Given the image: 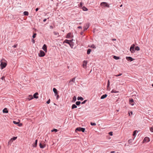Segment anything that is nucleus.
I'll list each match as a JSON object with an SVG mask.
<instances>
[{"mask_svg": "<svg viewBox=\"0 0 153 153\" xmlns=\"http://www.w3.org/2000/svg\"><path fill=\"white\" fill-rule=\"evenodd\" d=\"M7 61L4 59H2L0 61V66L1 69L4 68L7 65Z\"/></svg>", "mask_w": 153, "mask_h": 153, "instance_id": "f257e3e1", "label": "nucleus"}, {"mask_svg": "<svg viewBox=\"0 0 153 153\" xmlns=\"http://www.w3.org/2000/svg\"><path fill=\"white\" fill-rule=\"evenodd\" d=\"M134 44H133L131 45L130 48V51L131 53H134L135 52L134 50Z\"/></svg>", "mask_w": 153, "mask_h": 153, "instance_id": "f03ea898", "label": "nucleus"}, {"mask_svg": "<svg viewBox=\"0 0 153 153\" xmlns=\"http://www.w3.org/2000/svg\"><path fill=\"white\" fill-rule=\"evenodd\" d=\"M17 138V137H14L11 138L10 140L9 141L8 143L9 144H11L13 141V140H16Z\"/></svg>", "mask_w": 153, "mask_h": 153, "instance_id": "7ed1b4c3", "label": "nucleus"}, {"mask_svg": "<svg viewBox=\"0 0 153 153\" xmlns=\"http://www.w3.org/2000/svg\"><path fill=\"white\" fill-rule=\"evenodd\" d=\"M88 63L87 61L84 60L83 62V64H82V66L83 67L86 69L87 68V65Z\"/></svg>", "mask_w": 153, "mask_h": 153, "instance_id": "20e7f679", "label": "nucleus"}, {"mask_svg": "<svg viewBox=\"0 0 153 153\" xmlns=\"http://www.w3.org/2000/svg\"><path fill=\"white\" fill-rule=\"evenodd\" d=\"M75 78H74L71 79L69 82L68 85H73V83L75 82Z\"/></svg>", "mask_w": 153, "mask_h": 153, "instance_id": "39448f33", "label": "nucleus"}, {"mask_svg": "<svg viewBox=\"0 0 153 153\" xmlns=\"http://www.w3.org/2000/svg\"><path fill=\"white\" fill-rule=\"evenodd\" d=\"M45 53L44 52L40 50V53H39V56L40 57H43L45 55Z\"/></svg>", "mask_w": 153, "mask_h": 153, "instance_id": "423d86ee", "label": "nucleus"}, {"mask_svg": "<svg viewBox=\"0 0 153 153\" xmlns=\"http://www.w3.org/2000/svg\"><path fill=\"white\" fill-rule=\"evenodd\" d=\"M100 5L104 7H109V5L107 4L105 2H102L101 3Z\"/></svg>", "mask_w": 153, "mask_h": 153, "instance_id": "0eeeda50", "label": "nucleus"}, {"mask_svg": "<svg viewBox=\"0 0 153 153\" xmlns=\"http://www.w3.org/2000/svg\"><path fill=\"white\" fill-rule=\"evenodd\" d=\"M129 103L132 105H134V100L132 99H129Z\"/></svg>", "mask_w": 153, "mask_h": 153, "instance_id": "6e6552de", "label": "nucleus"}, {"mask_svg": "<svg viewBox=\"0 0 153 153\" xmlns=\"http://www.w3.org/2000/svg\"><path fill=\"white\" fill-rule=\"evenodd\" d=\"M89 24L88 23L86 24L84 27V30H87L88 28L89 27Z\"/></svg>", "mask_w": 153, "mask_h": 153, "instance_id": "1a4fd4ad", "label": "nucleus"}, {"mask_svg": "<svg viewBox=\"0 0 153 153\" xmlns=\"http://www.w3.org/2000/svg\"><path fill=\"white\" fill-rule=\"evenodd\" d=\"M126 59L128 61H132L134 60V59L132 58L131 57H126Z\"/></svg>", "mask_w": 153, "mask_h": 153, "instance_id": "9d476101", "label": "nucleus"}, {"mask_svg": "<svg viewBox=\"0 0 153 153\" xmlns=\"http://www.w3.org/2000/svg\"><path fill=\"white\" fill-rule=\"evenodd\" d=\"M150 141V139L149 138H148V137H145L144 140H143V143H144V142H149Z\"/></svg>", "mask_w": 153, "mask_h": 153, "instance_id": "9b49d317", "label": "nucleus"}, {"mask_svg": "<svg viewBox=\"0 0 153 153\" xmlns=\"http://www.w3.org/2000/svg\"><path fill=\"white\" fill-rule=\"evenodd\" d=\"M42 49L46 52L47 51V47L45 44H44L42 48Z\"/></svg>", "mask_w": 153, "mask_h": 153, "instance_id": "f8f14e48", "label": "nucleus"}, {"mask_svg": "<svg viewBox=\"0 0 153 153\" xmlns=\"http://www.w3.org/2000/svg\"><path fill=\"white\" fill-rule=\"evenodd\" d=\"M71 40H69L67 39L65 40L63 42V43H67V44H69L70 45V42H71Z\"/></svg>", "mask_w": 153, "mask_h": 153, "instance_id": "ddd939ff", "label": "nucleus"}, {"mask_svg": "<svg viewBox=\"0 0 153 153\" xmlns=\"http://www.w3.org/2000/svg\"><path fill=\"white\" fill-rule=\"evenodd\" d=\"M37 141H38L37 140H35V143L33 144V147H36L37 145Z\"/></svg>", "mask_w": 153, "mask_h": 153, "instance_id": "4468645a", "label": "nucleus"}, {"mask_svg": "<svg viewBox=\"0 0 153 153\" xmlns=\"http://www.w3.org/2000/svg\"><path fill=\"white\" fill-rule=\"evenodd\" d=\"M38 93H36L33 95V97L34 98L37 99L38 98V97L37 96L38 95Z\"/></svg>", "mask_w": 153, "mask_h": 153, "instance_id": "2eb2a0df", "label": "nucleus"}, {"mask_svg": "<svg viewBox=\"0 0 153 153\" xmlns=\"http://www.w3.org/2000/svg\"><path fill=\"white\" fill-rule=\"evenodd\" d=\"M53 91L56 95L58 94L57 89L56 88H53Z\"/></svg>", "mask_w": 153, "mask_h": 153, "instance_id": "dca6fc26", "label": "nucleus"}, {"mask_svg": "<svg viewBox=\"0 0 153 153\" xmlns=\"http://www.w3.org/2000/svg\"><path fill=\"white\" fill-rule=\"evenodd\" d=\"M107 96V94H105L103 95L101 97V99H103L105 98Z\"/></svg>", "mask_w": 153, "mask_h": 153, "instance_id": "f3484780", "label": "nucleus"}, {"mask_svg": "<svg viewBox=\"0 0 153 153\" xmlns=\"http://www.w3.org/2000/svg\"><path fill=\"white\" fill-rule=\"evenodd\" d=\"M3 112L4 113H8V111L7 110V108H4L3 110Z\"/></svg>", "mask_w": 153, "mask_h": 153, "instance_id": "a211bd4d", "label": "nucleus"}, {"mask_svg": "<svg viewBox=\"0 0 153 153\" xmlns=\"http://www.w3.org/2000/svg\"><path fill=\"white\" fill-rule=\"evenodd\" d=\"M33 97L32 96V95H29L28 96V99L29 100H30L33 99Z\"/></svg>", "mask_w": 153, "mask_h": 153, "instance_id": "6ab92c4d", "label": "nucleus"}, {"mask_svg": "<svg viewBox=\"0 0 153 153\" xmlns=\"http://www.w3.org/2000/svg\"><path fill=\"white\" fill-rule=\"evenodd\" d=\"M71 33H68L67 34V35L66 36V38H69L70 37H71Z\"/></svg>", "mask_w": 153, "mask_h": 153, "instance_id": "aec40b11", "label": "nucleus"}, {"mask_svg": "<svg viewBox=\"0 0 153 153\" xmlns=\"http://www.w3.org/2000/svg\"><path fill=\"white\" fill-rule=\"evenodd\" d=\"M24 14L25 16H28L29 13L27 11H25L23 13Z\"/></svg>", "mask_w": 153, "mask_h": 153, "instance_id": "412c9836", "label": "nucleus"}, {"mask_svg": "<svg viewBox=\"0 0 153 153\" xmlns=\"http://www.w3.org/2000/svg\"><path fill=\"white\" fill-rule=\"evenodd\" d=\"M77 107V106L75 104H73L72 106V109H73Z\"/></svg>", "mask_w": 153, "mask_h": 153, "instance_id": "4be33fe9", "label": "nucleus"}, {"mask_svg": "<svg viewBox=\"0 0 153 153\" xmlns=\"http://www.w3.org/2000/svg\"><path fill=\"white\" fill-rule=\"evenodd\" d=\"M91 49H88V50H87V54H90L91 52Z\"/></svg>", "mask_w": 153, "mask_h": 153, "instance_id": "5701e85b", "label": "nucleus"}, {"mask_svg": "<svg viewBox=\"0 0 153 153\" xmlns=\"http://www.w3.org/2000/svg\"><path fill=\"white\" fill-rule=\"evenodd\" d=\"M113 58L114 59H116V60L118 59H120V58L119 57H117V56H114Z\"/></svg>", "mask_w": 153, "mask_h": 153, "instance_id": "b1692460", "label": "nucleus"}, {"mask_svg": "<svg viewBox=\"0 0 153 153\" xmlns=\"http://www.w3.org/2000/svg\"><path fill=\"white\" fill-rule=\"evenodd\" d=\"M81 128H80V127L77 128L76 129V131H81Z\"/></svg>", "mask_w": 153, "mask_h": 153, "instance_id": "393cba45", "label": "nucleus"}, {"mask_svg": "<svg viewBox=\"0 0 153 153\" xmlns=\"http://www.w3.org/2000/svg\"><path fill=\"white\" fill-rule=\"evenodd\" d=\"M82 9L84 11H87L88 10L87 8L85 7H82Z\"/></svg>", "mask_w": 153, "mask_h": 153, "instance_id": "a878e982", "label": "nucleus"}, {"mask_svg": "<svg viewBox=\"0 0 153 153\" xmlns=\"http://www.w3.org/2000/svg\"><path fill=\"white\" fill-rule=\"evenodd\" d=\"M135 50L136 51H139L140 50V48L138 46L136 47L135 48Z\"/></svg>", "mask_w": 153, "mask_h": 153, "instance_id": "bb28decb", "label": "nucleus"}, {"mask_svg": "<svg viewBox=\"0 0 153 153\" xmlns=\"http://www.w3.org/2000/svg\"><path fill=\"white\" fill-rule=\"evenodd\" d=\"M138 132V131L137 130H135V131H134V132H133V136H135L136 135V132Z\"/></svg>", "mask_w": 153, "mask_h": 153, "instance_id": "cd10ccee", "label": "nucleus"}, {"mask_svg": "<svg viewBox=\"0 0 153 153\" xmlns=\"http://www.w3.org/2000/svg\"><path fill=\"white\" fill-rule=\"evenodd\" d=\"M77 99L78 100H83V98L82 97H78L77 98Z\"/></svg>", "mask_w": 153, "mask_h": 153, "instance_id": "c85d7f7f", "label": "nucleus"}, {"mask_svg": "<svg viewBox=\"0 0 153 153\" xmlns=\"http://www.w3.org/2000/svg\"><path fill=\"white\" fill-rule=\"evenodd\" d=\"M13 123L15 124H18L19 123V122H17L15 121H13Z\"/></svg>", "mask_w": 153, "mask_h": 153, "instance_id": "c756f323", "label": "nucleus"}, {"mask_svg": "<svg viewBox=\"0 0 153 153\" xmlns=\"http://www.w3.org/2000/svg\"><path fill=\"white\" fill-rule=\"evenodd\" d=\"M80 103H81V102H80V101H77L76 102V104L77 105H79L80 104Z\"/></svg>", "mask_w": 153, "mask_h": 153, "instance_id": "7c9ffc66", "label": "nucleus"}, {"mask_svg": "<svg viewBox=\"0 0 153 153\" xmlns=\"http://www.w3.org/2000/svg\"><path fill=\"white\" fill-rule=\"evenodd\" d=\"M117 92H118V91H116L114 89H113L111 91V93H117Z\"/></svg>", "mask_w": 153, "mask_h": 153, "instance_id": "2f4dec72", "label": "nucleus"}, {"mask_svg": "<svg viewBox=\"0 0 153 153\" xmlns=\"http://www.w3.org/2000/svg\"><path fill=\"white\" fill-rule=\"evenodd\" d=\"M58 131V130L56 129H54L53 130H51V132H53L55 131L56 132H57Z\"/></svg>", "mask_w": 153, "mask_h": 153, "instance_id": "473e14b6", "label": "nucleus"}, {"mask_svg": "<svg viewBox=\"0 0 153 153\" xmlns=\"http://www.w3.org/2000/svg\"><path fill=\"white\" fill-rule=\"evenodd\" d=\"M36 33H34L33 36H32L33 39L35 38L36 37Z\"/></svg>", "mask_w": 153, "mask_h": 153, "instance_id": "72a5a7b5", "label": "nucleus"}, {"mask_svg": "<svg viewBox=\"0 0 153 153\" xmlns=\"http://www.w3.org/2000/svg\"><path fill=\"white\" fill-rule=\"evenodd\" d=\"M39 146L41 148H43L44 147H43V145L41 144V143H40L39 144Z\"/></svg>", "mask_w": 153, "mask_h": 153, "instance_id": "f704fd0d", "label": "nucleus"}, {"mask_svg": "<svg viewBox=\"0 0 153 153\" xmlns=\"http://www.w3.org/2000/svg\"><path fill=\"white\" fill-rule=\"evenodd\" d=\"M150 131L152 132H153V126H152V127H151L150 128Z\"/></svg>", "mask_w": 153, "mask_h": 153, "instance_id": "c9c22d12", "label": "nucleus"}, {"mask_svg": "<svg viewBox=\"0 0 153 153\" xmlns=\"http://www.w3.org/2000/svg\"><path fill=\"white\" fill-rule=\"evenodd\" d=\"M81 131L82 132H84L85 131V129L84 128H81Z\"/></svg>", "mask_w": 153, "mask_h": 153, "instance_id": "e433bc0d", "label": "nucleus"}, {"mask_svg": "<svg viewBox=\"0 0 153 153\" xmlns=\"http://www.w3.org/2000/svg\"><path fill=\"white\" fill-rule=\"evenodd\" d=\"M90 47L91 48H96V47H95V46H94V45H92L91 46V47Z\"/></svg>", "mask_w": 153, "mask_h": 153, "instance_id": "4c0bfd02", "label": "nucleus"}, {"mask_svg": "<svg viewBox=\"0 0 153 153\" xmlns=\"http://www.w3.org/2000/svg\"><path fill=\"white\" fill-rule=\"evenodd\" d=\"M132 141V140L131 139H130L128 140V142L129 143H131Z\"/></svg>", "mask_w": 153, "mask_h": 153, "instance_id": "58836bf2", "label": "nucleus"}, {"mask_svg": "<svg viewBox=\"0 0 153 153\" xmlns=\"http://www.w3.org/2000/svg\"><path fill=\"white\" fill-rule=\"evenodd\" d=\"M110 82L108 80V82L107 88H108L110 84Z\"/></svg>", "mask_w": 153, "mask_h": 153, "instance_id": "ea45409f", "label": "nucleus"}, {"mask_svg": "<svg viewBox=\"0 0 153 153\" xmlns=\"http://www.w3.org/2000/svg\"><path fill=\"white\" fill-rule=\"evenodd\" d=\"M91 126H95L96 125V124L95 123H93L91 122Z\"/></svg>", "mask_w": 153, "mask_h": 153, "instance_id": "a19ab883", "label": "nucleus"}, {"mask_svg": "<svg viewBox=\"0 0 153 153\" xmlns=\"http://www.w3.org/2000/svg\"><path fill=\"white\" fill-rule=\"evenodd\" d=\"M53 34H54V35H59V33L56 32H54Z\"/></svg>", "mask_w": 153, "mask_h": 153, "instance_id": "79ce46f5", "label": "nucleus"}, {"mask_svg": "<svg viewBox=\"0 0 153 153\" xmlns=\"http://www.w3.org/2000/svg\"><path fill=\"white\" fill-rule=\"evenodd\" d=\"M122 75V74L121 73V74H119L115 75H114V76H120L121 75Z\"/></svg>", "mask_w": 153, "mask_h": 153, "instance_id": "37998d69", "label": "nucleus"}, {"mask_svg": "<svg viewBox=\"0 0 153 153\" xmlns=\"http://www.w3.org/2000/svg\"><path fill=\"white\" fill-rule=\"evenodd\" d=\"M130 114H131V115H132L133 114V112L131 111L130 112H128L129 115L130 116Z\"/></svg>", "mask_w": 153, "mask_h": 153, "instance_id": "c03bdc74", "label": "nucleus"}, {"mask_svg": "<svg viewBox=\"0 0 153 153\" xmlns=\"http://www.w3.org/2000/svg\"><path fill=\"white\" fill-rule=\"evenodd\" d=\"M31 41L33 43H35V40L33 39H32Z\"/></svg>", "mask_w": 153, "mask_h": 153, "instance_id": "a18cd8bd", "label": "nucleus"}, {"mask_svg": "<svg viewBox=\"0 0 153 153\" xmlns=\"http://www.w3.org/2000/svg\"><path fill=\"white\" fill-rule=\"evenodd\" d=\"M113 132H109V134L111 136H112L113 135Z\"/></svg>", "mask_w": 153, "mask_h": 153, "instance_id": "49530a36", "label": "nucleus"}, {"mask_svg": "<svg viewBox=\"0 0 153 153\" xmlns=\"http://www.w3.org/2000/svg\"><path fill=\"white\" fill-rule=\"evenodd\" d=\"M82 5H83L82 3V2H80V3L79 7H82Z\"/></svg>", "mask_w": 153, "mask_h": 153, "instance_id": "de8ad7c7", "label": "nucleus"}, {"mask_svg": "<svg viewBox=\"0 0 153 153\" xmlns=\"http://www.w3.org/2000/svg\"><path fill=\"white\" fill-rule=\"evenodd\" d=\"M86 101H87V100H84L83 102H82V104H85L86 102Z\"/></svg>", "mask_w": 153, "mask_h": 153, "instance_id": "09e8293b", "label": "nucleus"}, {"mask_svg": "<svg viewBox=\"0 0 153 153\" xmlns=\"http://www.w3.org/2000/svg\"><path fill=\"white\" fill-rule=\"evenodd\" d=\"M50 99H49L47 102V104H49L50 103Z\"/></svg>", "mask_w": 153, "mask_h": 153, "instance_id": "8fccbe9b", "label": "nucleus"}, {"mask_svg": "<svg viewBox=\"0 0 153 153\" xmlns=\"http://www.w3.org/2000/svg\"><path fill=\"white\" fill-rule=\"evenodd\" d=\"M17 46V45L16 44V45H14L13 47L14 48H15Z\"/></svg>", "mask_w": 153, "mask_h": 153, "instance_id": "3c124183", "label": "nucleus"}, {"mask_svg": "<svg viewBox=\"0 0 153 153\" xmlns=\"http://www.w3.org/2000/svg\"><path fill=\"white\" fill-rule=\"evenodd\" d=\"M18 125L19 126H22V123H19L18 124Z\"/></svg>", "mask_w": 153, "mask_h": 153, "instance_id": "603ef678", "label": "nucleus"}, {"mask_svg": "<svg viewBox=\"0 0 153 153\" xmlns=\"http://www.w3.org/2000/svg\"><path fill=\"white\" fill-rule=\"evenodd\" d=\"M50 28L51 29H53V26H52V25L50 26Z\"/></svg>", "mask_w": 153, "mask_h": 153, "instance_id": "864d4df0", "label": "nucleus"}, {"mask_svg": "<svg viewBox=\"0 0 153 153\" xmlns=\"http://www.w3.org/2000/svg\"><path fill=\"white\" fill-rule=\"evenodd\" d=\"M73 99L74 100H76V97H75V96H74V97H73Z\"/></svg>", "mask_w": 153, "mask_h": 153, "instance_id": "5fc2aeb1", "label": "nucleus"}, {"mask_svg": "<svg viewBox=\"0 0 153 153\" xmlns=\"http://www.w3.org/2000/svg\"><path fill=\"white\" fill-rule=\"evenodd\" d=\"M4 79H5V77L4 76H3L1 78V79L2 80H4Z\"/></svg>", "mask_w": 153, "mask_h": 153, "instance_id": "6e6d98bb", "label": "nucleus"}, {"mask_svg": "<svg viewBox=\"0 0 153 153\" xmlns=\"http://www.w3.org/2000/svg\"><path fill=\"white\" fill-rule=\"evenodd\" d=\"M46 20H47L46 19H44L43 20V21L44 22H45L46 21Z\"/></svg>", "mask_w": 153, "mask_h": 153, "instance_id": "4d7b16f0", "label": "nucleus"}, {"mask_svg": "<svg viewBox=\"0 0 153 153\" xmlns=\"http://www.w3.org/2000/svg\"><path fill=\"white\" fill-rule=\"evenodd\" d=\"M39 10V8H37L36 9V11H37Z\"/></svg>", "mask_w": 153, "mask_h": 153, "instance_id": "13d9d810", "label": "nucleus"}, {"mask_svg": "<svg viewBox=\"0 0 153 153\" xmlns=\"http://www.w3.org/2000/svg\"><path fill=\"white\" fill-rule=\"evenodd\" d=\"M78 28H82V27L81 26H79L78 27Z\"/></svg>", "mask_w": 153, "mask_h": 153, "instance_id": "bf43d9fd", "label": "nucleus"}, {"mask_svg": "<svg viewBox=\"0 0 153 153\" xmlns=\"http://www.w3.org/2000/svg\"><path fill=\"white\" fill-rule=\"evenodd\" d=\"M59 95H57V97H56V99H58V98H59Z\"/></svg>", "mask_w": 153, "mask_h": 153, "instance_id": "052dcab7", "label": "nucleus"}, {"mask_svg": "<svg viewBox=\"0 0 153 153\" xmlns=\"http://www.w3.org/2000/svg\"><path fill=\"white\" fill-rule=\"evenodd\" d=\"M114 152H115L114 151H113L111 152L110 153H114Z\"/></svg>", "mask_w": 153, "mask_h": 153, "instance_id": "680f3d73", "label": "nucleus"}, {"mask_svg": "<svg viewBox=\"0 0 153 153\" xmlns=\"http://www.w3.org/2000/svg\"><path fill=\"white\" fill-rule=\"evenodd\" d=\"M83 32H81V35H83Z\"/></svg>", "mask_w": 153, "mask_h": 153, "instance_id": "e2e57ef3", "label": "nucleus"}, {"mask_svg": "<svg viewBox=\"0 0 153 153\" xmlns=\"http://www.w3.org/2000/svg\"><path fill=\"white\" fill-rule=\"evenodd\" d=\"M43 147H44V148L45 147V144L43 145Z\"/></svg>", "mask_w": 153, "mask_h": 153, "instance_id": "0e129e2a", "label": "nucleus"}, {"mask_svg": "<svg viewBox=\"0 0 153 153\" xmlns=\"http://www.w3.org/2000/svg\"><path fill=\"white\" fill-rule=\"evenodd\" d=\"M112 40L113 41H116V39H112Z\"/></svg>", "mask_w": 153, "mask_h": 153, "instance_id": "69168bd1", "label": "nucleus"}, {"mask_svg": "<svg viewBox=\"0 0 153 153\" xmlns=\"http://www.w3.org/2000/svg\"><path fill=\"white\" fill-rule=\"evenodd\" d=\"M122 4H121L120 6V7H122Z\"/></svg>", "mask_w": 153, "mask_h": 153, "instance_id": "338daca9", "label": "nucleus"}, {"mask_svg": "<svg viewBox=\"0 0 153 153\" xmlns=\"http://www.w3.org/2000/svg\"><path fill=\"white\" fill-rule=\"evenodd\" d=\"M152 86L153 87V84L152 85Z\"/></svg>", "mask_w": 153, "mask_h": 153, "instance_id": "774afa93", "label": "nucleus"}]
</instances>
